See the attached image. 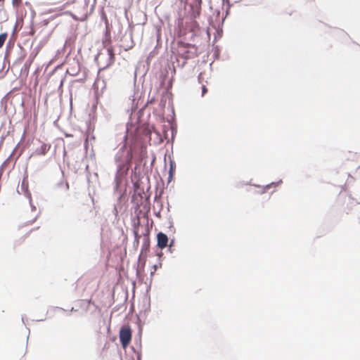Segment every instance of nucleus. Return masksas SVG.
<instances>
[{"mask_svg": "<svg viewBox=\"0 0 360 360\" xmlns=\"http://www.w3.org/2000/svg\"><path fill=\"white\" fill-rule=\"evenodd\" d=\"M177 54L184 59L193 58L198 56V48L193 44L184 42H179L177 46Z\"/></svg>", "mask_w": 360, "mask_h": 360, "instance_id": "obj_1", "label": "nucleus"}, {"mask_svg": "<svg viewBox=\"0 0 360 360\" xmlns=\"http://www.w3.org/2000/svg\"><path fill=\"white\" fill-rule=\"evenodd\" d=\"M79 4L74 6V12L77 18L81 20L86 18L90 11L89 0H78ZM75 0H72V3H75Z\"/></svg>", "mask_w": 360, "mask_h": 360, "instance_id": "obj_2", "label": "nucleus"}, {"mask_svg": "<svg viewBox=\"0 0 360 360\" xmlns=\"http://www.w3.org/2000/svg\"><path fill=\"white\" fill-rule=\"evenodd\" d=\"M120 340L124 349L127 348L131 340V330L129 326H124L120 331Z\"/></svg>", "mask_w": 360, "mask_h": 360, "instance_id": "obj_3", "label": "nucleus"}, {"mask_svg": "<svg viewBox=\"0 0 360 360\" xmlns=\"http://www.w3.org/2000/svg\"><path fill=\"white\" fill-rule=\"evenodd\" d=\"M157 245L160 249H164L167 247L168 243V237L166 234L160 232L157 235Z\"/></svg>", "mask_w": 360, "mask_h": 360, "instance_id": "obj_4", "label": "nucleus"}, {"mask_svg": "<svg viewBox=\"0 0 360 360\" xmlns=\"http://www.w3.org/2000/svg\"><path fill=\"white\" fill-rule=\"evenodd\" d=\"M200 4H201V0H195V5H193V4L191 5V7L192 9L191 16L193 18H195L198 16H199V15L200 13V10H201Z\"/></svg>", "mask_w": 360, "mask_h": 360, "instance_id": "obj_5", "label": "nucleus"}, {"mask_svg": "<svg viewBox=\"0 0 360 360\" xmlns=\"http://www.w3.org/2000/svg\"><path fill=\"white\" fill-rule=\"evenodd\" d=\"M107 49V51L109 56V64L111 65L114 63L115 60V54L114 52V48L112 45L108 44L105 46Z\"/></svg>", "mask_w": 360, "mask_h": 360, "instance_id": "obj_6", "label": "nucleus"}, {"mask_svg": "<svg viewBox=\"0 0 360 360\" xmlns=\"http://www.w3.org/2000/svg\"><path fill=\"white\" fill-rule=\"evenodd\" d=\"M50 149V146L44 143L41 146V147L37 149L36 153L38 155H44Z\"/></svg>", "mask_w": 360, "mask_h": 360, "instance_id": "obj_7", "label": "nucleus"}, {"mask_svg": "<svg viewBox=\"0 0 360 360\" xmlns=\"http://www.w3.org/2000/svg\"><path fill=\"white\" fill-rule=\"evenodd\" d=\"M79 304L80 306H86V307H88L89 304L94 305V302L92 301L91 299H89L88 300H82L79 302Z\"/></svg>", "mask_w": 360, "mask_h": 360, "instance_id": "obj_8", "label": "nucleus"}, {"mask_svg": "<svg viewBox=\"0 0 360 360\" xmlns=\"http://www.w3.org/2000/svg\"><path fill=\"white\" fill-rule=\"evenodd\" d=\"M7 33H2L0 34V48H1L7 38Z\"/></svg>", "mask_w": 360, "mask_h": 360, "instance_id": "obj_9", "label": "nucleus"}, {"mask_svg": "<svg viewBox=\"0 0 360 360\" xmlns=\"http://www.w3.org/2000/svg\"><path fill=\"white\" fill-rule=\"evenodd\" d=\"M207 92V88L203 85L202 87V96H203Z\"/></svg>", "mask_w": 360, "mask_h": 360, "instance_id": "obj_10", "label": "nucleus"}, {"mask_svg": "<svg viewBox=\"0 0 360 360\" xmlns=\"http://www.w3.org/2000/svg\"><path fill=\"white\" fill-rule=\"evenodd\" d=\"M13 4L15 6H19L21 4V0H12Z\"/></svg>", "mask_w": 360, "mask_h": 360, "instance_id": "obj_11", "label": "nucleus"}, {"mask_svg": "<svg viewBox=\"0 0 360 360\" xmlns=\"http://www.w3.org/2000/svg\"><path fill=\"white\" fill-rule=\"evenodd\" d=\"M5 0H0V2H4Z\"/></svg>", "mask_w": 360, "mask_h": 360, "instance_id": "obj_12", "label": "nucleus"}]
</instances>
